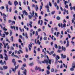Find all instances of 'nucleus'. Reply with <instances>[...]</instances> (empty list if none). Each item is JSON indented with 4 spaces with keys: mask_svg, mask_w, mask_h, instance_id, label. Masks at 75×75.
Returning a JSON list of instances; mask_svg holds the SVG:
<instances>
[{
    "mask_svg": "<svg viewBox=\"0 0 75 75\" xmlns=\"http://www.w3.org/2000/svg\"><path fill=\"white\" fill-rule=\"evenodd\" d=\"M54 6L55 7H57V2H55L54 3Z\"/></svg>",
    "mask_w": 75,
    "mask_h": 75,
    "instance_id": "obj_58",
    "label": "nucleus"
},
{
    "mask_svg": "<svg viewBox=\"0 0 75 75\" xmlns=\"http://www.w3.org/2000/svg\"><path fill=\"white\" fill-rule=\"evenodd\" d=\"M19 48L21 49H21H22V48H21V45H19Z\"/></svg>",
    "mask_w": 75,
    "mask_h": 75,
    "instance_id": "obj_61",
    "label": "nucleus"
},
{
    "mask_svg": "<svg viewBox=\"0 0 75 75\" xmlns=\"http://www.w3.org/2000/svg\"><path fill=\"white\" fill-rule=\"evenodd\" d=\"M61 58H66V55H64L63 54H61Z\"/></svg>",
    "mask_w": 75,
    "mask_h": 75,
    "instance_id": "obj_8",
    "label": "nucleus"
},
{
    "mask_svg": "<svg viewBox=\"0 0 75 75\" xmlns=\"http://www.w3.org/2000/svg\"><path fill=\"white\" fill-rule=\"evenodd\" d=\"M54 29L57 31H58V28H57V27H55V28H54Z\"/></svg>",
    "mask_w": 75,
    "mask_h": 75,
    "instance_id": "obj_38",
    "label": "nucleus"
},
{
    "mask_svg": "<svg viewBox=\"0 0 75 75\" xmlns=\"http://www.w3.org/2000/svg\"><path fill=\"white\" fill-rule=\"evenodd\" d=\"M6 41L7 42H8L9 43H10V41H9V40H8V39L6 38Z\"/></svg>",
    "mask_w": 75,
    "mask_h": 75,
    "instance_id": "obj_44",
    "label": "nucleus"
},
{
    "mask_svg": "<svg viewBox=\"0 0 75 75\" xmlns=\"http://www.w3.org/2000/svg\"><path fill=\"white\" fill-rule=\"evenodd\" d=\"M0 64H1V65H3L4 64V63L3 62L2 60H1L0 61Z\"/></svg>",
    "mask_w": 75,
    "mask_h": 75,
    "instance_id": "obj_18",
    "label": "nucleus"
},
{
    "mask_svg": "<svg viewBox=\"0 0 75 75\" xmlns=\"http://www.w3.org/2000/svg\"><path fill=\"white\" fill-rule=\"evenodd\" d=\"M56 18L57 20H59L61 19V18L58 16Z\"/></svg>",
    "mask_w": 75,
    "mask_h": 75,
    "instance_id": "obj_21",
    "label": "nucleus"
},
{
    "mask_svg": "<svg viewBox=\"0 0 75 75\" xmlns=\"http://www.w3.org/2000/svg\"><path fill=\"white\" fill-rule=\"evenodd\" d=\"M10 36H11V35L13 34V33L11 32V30H10Z\"/></svg>",
    "mask_w": 75,
    "mask_h": 75,
    "instance_id": "obj_30",
    "label": "nucleus"
},
{
    "mask_svg": "<svg viewBox=\"0 0 75 75\" xmlns=\"http://www.w3.org/2000/svg\"><path fill=\"white\" fill-rule=\"evenodd\" d=\"M70 70L71 71H74V68H73V67L71 68L70 69Z\"/></svg>",
    "mask_w": 75,
    "mask_h": 75,
    "instance_id": "obj_27",
    "label": "nucleus"
},
{
    "mask_svg": "<svg viewBox=\"0 0 75 75\" xmlns=\"http://www.w3.org/2000/svg\"><path fill=\"white\" fill-rule=\"evenodd\" d=\"M47 59H45L44 60V61H42V64H45V63H46V64H49L51 65V59H50L49 60V58H48V56L47 55Z\"/></svg>",
    "mask_w": 75,
    "mask_h": 75,
    "instance_id": "obj_1",
    "label": "nucleus"
},
{
    "mask_svg": "<svg viewBox=\"0 0 75 75\" xmlns=\"http://www.w3.org/2000/svg\"><path fill=\"white\" fill-rule=\"evenodd\" d=\"M33 17H34V15H28V18L29 19H31V18H32Z\"/></svg>",
    "mask_w": 75,
    "mask_h": 75,
    "instance_id": "obj_9",
    "label": "nucleus"
},
{
    "mask_svg": "<svg viewBox=\"0 0 75 75\" xmlns=\"http://www.w3.org/2000/svg\"><path fill=\"white\" fill-rule=\"evenodd\" d=\"M54 47L56 48H58V46H57V45L55 44L54 45Z\"/></svg>",
    "mask_w": 75,
    "mask_h": 75,
    "instance_id": "obj_49",
    "label": "nucleus"
},
{
    "mask_svg": "<svg viewBox=\"0 0 75 75\" xmlns=\"http://www.w3.org/2000/svg\"><path fill=\"white\" fill-rule=\"evenodd\" d=\"M54 69L53 68L51 70V72H54Z\"/></svg>",
    "mask_w": 75,
    "mask_h": 75,
    "instance_id": "obj_47",
    "label": "nucleus"
},
{
    "mask_svg": "<svg viewBox=\"0 0 75 75\" xmlns=\"http://www.w3.org/2000/svg\"><path fill=\"white\" fill-rule=\"evenodd\" d=\"M35 16H34V17H35V20H36L37 19V18L38 17V15H37V13H35Z\"/></svg>",
    "mask_w": 75,
    "mask_h": 75,
    "instance_id": "obj_7",
    "label": "nucleus"
},
{
    "mask_svg": "<svg viewBox=\"0 0 75 75\" xmlns=\"http://www.w3.org/2000/svg\"><path fill=\"white\" fill-rule=\"evenodd\" d=\"M35 70H38V69H39V71H41V68L40 67L38 68L37 67H36L35 68Z\"/></svg>",
    "mask_w": 75,
    "mask_h": 75,
    "instance_id": "obj_12",
    "label": "nucleus"
},
{
    "mask_svg": "<svg viewBox=\"0 0 75 75\" xmlns=\"http://www.w3.org/2000/svg\"><path fill=\"white\" fill-rule=\"evenodd\" d=\"M23 66L21 68V69H22V70H23V69L24 70V71L23 72V73L25 75H27V70L26 69H24L25 67H26V64L25 63L24 64H23Z\"/></svg>",
    "mask_w": 75,
    "mask_h": 75,
    "instance_id": "obj_2",
    "label": "nucleus"
},
{
    "mask_svg": "<svg viewBox=\"0 0 75 75\" xmlns=\"http://www.w3.org/2000/svg\"><path fill=\"white\" fill-rule=\"evenodd\" d=\"M4 6H1L0 7L1 10H3V9H4Z\"/></svg>",
    "mask_w": 75,
    "mask_h": 75,
    "instance_id": "obj_42",
    "label": "nucleus"
},
{
    "mask_svg": "<svg viewBox=\"0 0 75 75\" xmlns=\"http://www.w3.org/2000/svg\"><path fill=\"white\" fill-rule=\"evenodd\" d=\"M3 36L2 37V38H5L6 37V36H5V34H3Z\"/></svg>",
    "mask_w": 75,
    "mask_h": 75,
    "instance_id": "obj_48",
    "label": "nucleus"
},
{
    "mask_svg": "<svg viewBox=\"0 0 75 75\" xmlns=\"http://www.w3.org/2000/svg\"><path fill=\"white\" fill-rule=\"evenodd\" d=\"M38 35V31H36L35 33V35L37 36V35Z\"/></svg>",
    "mask_w": 75,
    "mask_h": 75,
    "instance_id": "obj_41",
    "label": "nucleus"
},
{
    "mask_svg": "<svg viewBox=\"0 0 75 75\" xmlns=\"http://www.w3.org/2000/svg\"><path fill=\"white\" fill-rule=\"evenodd\" d=\"M13 57H16V58H18L19 59V58L18 56L17 55H14L13 56Z\"/></svg>",
    "mask_w": 75,
    "mask_h": 75,
    "instance_id": "obj_34",
    "label": "nucleus"
},
{
    "mask_svg": "<svg viewBox=\"0 0 75 75\" xmlns=\"http://www.w3.org/2000/svg\"><path fill=\"white\" fill-rule=\"evenodd\" d=\"M29 64V65H30V66H32V65H34V64H33V63H31Z\"/></svg>",
    "mask_w": 75,
    "mask_h": 75,
    "instance_id": "obj_33",
    "label": "nucleus"
},
{
    "mask_svg": "<svg viewBox=\"0 0 75 75\" xmlns=\"http://www.w3.org/2000/svg\"><path fill=\"white\" fill-rule=\"evenodd\" d=\"M72 68H75V64L73 63L72 64Z\"/></svg>",
    "mask_w": 75,
    "mask_h": 75,
    "instance_id": "obj_25",
    "label": "nucleus"
},
{
    "mask_svg": "<svg viewBox=\"0 0 75 75\" xmlns=\"http://www.w3.org/2000/svg\"><path fill=\"white\" fill-rule=\"evenodd\" d=\"M12 62L14 63V66H16V62H15V59H13L12 60Z\"/></svg>",
    "mask_w": 75,
    "mask_h": 75,
    "instance_id": "obj_13",
    "label": "nucleus"
},
{
    "mask_svg": "<svg viewBox=\"0 0 75 75\" xmlns=\"http://www.w3.org/2000/svg\"><path fill=\"white\" fill-rule=\"evenodd\" d=\"M49 4L50 7H51V6H52V5L51 4V2H49Z\"/></svg>",
    "mask_w": 75,
    "mask_h": 75,
    "instance_id": "obj_52",
    "label": "nucleus"
},
{
    "mask_svg": "<svg viewBox=\"0 0 75 75\" xmlns=\"http://www.w3.org/2000/svg\"><path fill=\"white\" fill-rule=\"evenodd\" d=\"M45 7L46 8H49V6H48V4H47V5L45 6Z\"/></svg>",
    "mask_w": 75,
    "mask_h": 75,
    "instance_id": "obj_26",
    "label": "nucleus"
},
{
    "mask_svg": "<svg viewBox=\"0 0 75 75\" xmlns=\"http://www.w3.org/2000/svg\"><path fill=\"white\" fill-rule=\"evenodd\" d=\"M42 6L41 5L40 6V11H41V9H42Z\"/></svg>",
    "mask_w": 75,
    "mask_h": 75,
    "instance_id": "obj_46",
    "label": "nucleus"
},
{
    "mask_svg": "<svg viewBox=\"0 0 75 75\" xmlns=\"http://www.w3.org/2000/svg\"><path fill=\"white\" fill-rule=\"evenodd\" d=\"M24 13H25V14L26 16H28V13H27L26 11L25 10L24 11Z\"/></svg>",
    "mask_w": 75,
    "mask_h": 75,
    "instance_id": "obj_20",
    "label": "nucleus"
},
{
    "mask_svg": "<svg viewBox=\"0 0 75 75\" xmlns=\"http://www.w3.org/2000/svg\"><path fill=\"white\" fill-rule=\"evenodd\" d=\"M14 41V38H13V37H11V42H13Z\"/></svg>",
    "mask_w": 75,
    "mask_h": 75,
    "instance_id": "obj_23",
    "label": "nucleus"
},
{
    "mask_svg": "<svg viewBox=\"0 0 75 75\" xmlns=\"http://www.w3.org/2000/svg\"><path fill=\"white\" fill-rule=\"evenodd\" d=\"M11 22H12V21L11 20H9L8 21V22L9 23H11Z\"/></svg>",
    "mask_w": 75,
    "mask_h": 75,
    "instance_id": "obj_53",
    "label": "nucleus"
},
{
    "mask_svg": "<svg viewBox=\"0 0 75 75\" xmlns=\"http://www.w3.org/2000/svg\"><path fill=\"white\" fill-rule=\"evenodd\" d=\"M57 58L58 59H59L60 58H59V56H57Z\"/></svg>",
    "mask_w": 75,
    "mask_h": 75,
    "instance_id": "obj_63",
    "label": "nucleus"
},
{
    "mask_svg": "<svg viewBox=\"0 0 75 75\" xmlns=\"http://www.w3.org/2000/svg\"><path fill=\"white\" fill-rule=\"evenodd\" d=\"M28 10L29 11H31V10L30 9V6H28Z\"/></svg>",
    "mask_w": 75,
    "mask_h": 75,
    "instance_id": "obj_51",
    "label": "nucleus"
},
{
    "mask_svg": "<svg viewBox=\"0 0 75 75\" xmlns=\"http://www.w3.org/2000/svg\"><path fill=\"white\" fill-rule=\"evenodd\" d=\"M71 42L72 43V44H73V45H74V42L73 41V40H72L71 41Z\"/></svg>",
    "mask_w": 75,
    "mask_h": 75,
    "instance_id": "obj_54",
    "label": "nucleus"
},
{
    "mask_svg": "<svg viewBox=\"0 0 75 75\" xmlns=\"http://www.w3.org/2000/svg\"><path fill=\"white\" fill-rule=\"evenodd\" d=\"M19 29L20 31L21 32H23V30H22V29H21V28L20 27H19Z\"/></svg>",
    "mask_w": 75,
    "mask_h": 75,
    "instance_id": "obj_55",
    "label": "nucleus"
},
{
    "mask_svg": "<svg viewBox=\"0 0 75 75\" xmlns=\"http://www.w3.org/2000/svg\"><path fill=\"white\" fill-rule=\"evenodd\" d=\"M3 16H5L3 17L4 23H6V17H7V16H6V15L5 14V13H3Z\"/></svg>",
    "mask_w": 75,
    "mask_h": 75,
    "instance_id": "obj_3",
    "label": "nucleus"
},
{
    "mask_svg": "<svg viewBox=\"0 0 75 75\" xmlns=\"http://www.w3.org/2000/svg\"><path fill=\"white\" fill-rule=\"evenodd\" d=\"M68 1H64V4L65 5H66V4H68Z\"/></svg>",
    "mask_w": 75,
    "mask_h": 75,
    "instance_id": "obj_45",
    "label": "nucleus"
},
{
    "mask_svg": "<svg viewBox=\"0 0 75 75\" xmlns=\"http://www.w3.org/2000/svg\"><path fill=\"white\" fill-rule=\"evenodd\" d=\"M30 14H31V16H32V15L34 16V11H33L32 14L31 12L30 13Z\"/></svg>",
    "mask_w": 75,
    "mask_h": 75,
    "instance_id": "obj_24",
    "label": "nucleus"
},
{
    "mask_svg": "<svg viewBox=\"0 0 75 75\" xmlns=\"http://www.w3.org/2000/svg\"><path fill=\"white\" fill-rule=\"evenodd\" d=\"M47 75H49L50 74V71L48 70L47 71Z\"/></svg>",
    "mask_w": 75,
    "mask_h": 75,
    "instance_id": "obj_29",
    "label": "nucleus"
},
{
    "mask_svg": "<svg viewBox=\"0 0 75 75\" xmlns=\"http://www.w3.org/2000/svg\"><path fill=\"white\" fill-rule=\"evenodd\" d=\"M3 68H4V69H7V66H6L5 67V66H4L3 67Z\"/></svg>",
    "mask_w": 75,
    "mask_h": 75,
    "instance_id": "obj_19",
    "label": "nucleus"
},
{
    "mask_svg": "<svg viewBox=\"0 0 75 75\" xmlns=\"http://www.w3.org/2000/svg\"><path fill=\"white\" fill-rule=\"evenodd\" d=\"M40 23H41L40 24ZM43 23V21H42V20H41H41H40L38 21V24L39 25L40 24V25H42Z\"/></svg>",
    "mask_w": 75,
    "mask_h": 75,
    "instance_id": "obj_4",
    "label": "nucleus"
},
{
    "mask_svg": "<svg viewBox=\"0 0 75 75\" xmlns=\"http://www.w3.org/2000/svg\"><path fill=\"white\" fill-rule=\"evenodd\" d=\"M0 56V58H2V59H3V58H4V57H3V55H2V54H1Z\"/></svg>",
    "mask_w": 75,
    "mask_h": 75,
    "instance_id": "obj_43",
    "label": "nucleus"
},
{
    "mask_svg": "<svg viewBox=\"0 0 75 75\" xmlns=\"http://www.w3.org/2000/svg\"><path fill=\"white\" fill-rule=\"evenodd\" d=\"M1 46H3V45H2V44L1 43H0V49H1V48L2 47H1Z\"/></svg>",
    "mask_w": 75,
    "mask_h": 75,
    "instance_id": "obj_36",
    "label": "nucleus"
},
{
    "mask_svg": "<svg viewBox=\"0 0 75 75\" xmlns=\"http://www.w3.org/2000/svg\"><path fill=\"white\" fill-rule=\"evenodd\" d=\"M54 52L53 51H52L50 52V55H52V54H54Z\"/></svg>",
    "mask_w": 75,
    "mask_h": 75,
    "instance_id": "obj_35",
    "label": "nucleus"
},
{
    "mask_svg": "<svg viewBox=\"0 0 75 75\" xmlns=\"http://www.w3.org/2000/svg\"><path fill=\"white\" fill-rule=\"evenodd\" d=\"M8 4H9V5H11V6L13 4L12 2H10V1H9L8 2Z\"/></svg>",
    "mask_w": 75,
    "mask_h": 75,
    "instance_id": "obj_22",
    "label": "nucleus"
},
{
    "mask_svg": "<svg viewBox=\"0 0 75 75\" xmlns=\"http://www.w3.org/2000/svg\"><path fill=\"white\" fill-rule=\"evenodd\" d=\"M36 7H35V10L36 11H38V6L37 5H36Z\"/></svg>",
    "mask_w": 75,
    "mask_h": 75,
    "instance_id": "obj_16",
    "label": "nucleus"
},
{
    "mask_svg": "<svg viewBox=\"0 0 75 75\" xmlns=\"http://www.w3.org/2000/svg\"><path fill=\"white\" fill-rule=\"evenodd\" d=\"M58 48L59 50H60L61 49V46H59V45L58 46Z\"/></svg>",
    "mask_w": 75,
    "mask_h": 75,
    "instance_id": "obj_59",
    "label": "nucleus"
},
{
    "mask_svg": "<svg viewBox=\"0 0 75 75\" xmlns=\"http://www.w3.org/2000/svg\"><path fill=\"white\" fill-rule=\"evenodd\" d=\"M5 57H4V58L5 59V61H7V60H8V56L7 55V54L5 53Z\"/></svg>",
    "mask_w": 75,
    "mask_h": 75,
    "instance_id": "obj_5",
    "label": "nucleus"
},
{
    "mask_svg": "<svg viewBox=\"0 0 75 75\" xmlns=\"http://www.w3.org/2000/svg\"><path fill=\"white\" fill-rule=\"evenodd\" d=\"M51 30L52 31V33L54 32V28H52L51 29Z\"/></svg>",
    "mask_w": 75,
    "mask_h": 75,
    "instance_id": "obj_40",
    "label": "nucleus"
},
{
    "mask_svg": "<svg viewBox=\"0 0 75 75\" xmlns=\"http://www.w3.org/2000/svg\"><path fill=\"white\" fill-rule=\"evenodd\" d=\"M14 4L15 6H16L17 4H18V2H17V1H15L14 2Z\"/></svg>",
    "mask_w": 75,
    "mask_h": 75,
    "instance_id": "obj_14",
    "label": "nucleus"
},
{
    "mask_svg": "<svg viewBox=\"0 0 75 75\" xmlns=\"http://www.w3.org/2000/svg\"><path fill=\"white\" fill-rule=\"evenodd\" d=\"M62 52V51L59 50L58 51H57V52L59 53L61 52Z\"/></svg>",
    "mask_w": 75,
    "mask_h": 75,
    "instance_id": "obj_64",
    "label": "nucleus"
},
{
    "mask_svg": "<svg viewBox=\"0 0 75 75\" xmlns=\"http://www.w3.org/2000/svg\"><path fill=\"white\" fill-rule=\"evenodd\" d=\"M55 11H54L51 13V14L52 15H54V14H55Z\"/></svg>",
    "mask_w": 75,
    "mask_h": 75,
    "instance_id": "obj_31",
    "label": "nucleus"
},
{
    "mask_svg": "<svg viewBox=\"0 0 75 75\" xmlns=\"http://www.w3.org/2000/svg\"><path fill=\"white\" fill-rule=\"evenodd\" d=\"M37 43L39 44V45H40V44H41V42H40V41L39 40H38Z\"/></svg>",
    "mask_w": 75,
    "mask_h": 75,
    "instance_id": "obj_32",
    "label": "nucleus"
},
{
    "mask_svg": "<svg viewBox=\"0 0 75 75\" xmlns=\"http://www.w3.org/2000/svg\"><path fill=\"white\" fill-rule=\"evenodd\" d=\"M25 36L26 37V38H28V36H27V34H25Z\"/></svg>",
    "mask_w": 75,
    "mask_h": 75,
    "instance_id": "obj_60",
    "label": "nucleus"
},
{
    "mask_svg": "<svg viewBox=\"0 0 75 75\" xmlns=\"http://www.w3.org/2000/svg\"><path fill=\"white\" fill-rule=\"evenodd\" d=\"M20 52H21V53L22 54H23V51H22V50H19V51H18V54H20Z\"/></svg>",
    "mask_w": 75,
    "mask_h": 75,
    "instance_id": "obj_10",
    "label": "nucleus"
},
{
    "mask_svg": "<svg viewBox=\"0 0 75 75\" xmlns=\"http://www.w3.org/2000/svg\"><path fill=\"white\" fill-rule=\"evenodd\" d=\"M4 34H6V35H8V34H9V33L8 32H4Z\"/></svg>",
    "mask_w": 75,
    "mask_h": 75,
    "instance_id": "obj_28",
    "label": "nucleus"
},
{
    "mask_svg": "<svg viewBox=\"0 0 75 75\" xmlns=\"http://www.w3.org/2000/svg\"><path fill=\"white\" fill-rule=\"evenodd\" d=\"M63 26L64 28H65V27H66V24L64 23V24H63Z\"/></svg>",
    "mask_w": 75,
    "mask_h": 75,
    "instance_id": "obj_56",
    "label": "nucleus"
},
{
    "mask_svg": "<svg viewBox=\"0 0 75 75\" xmlns=\"http://www.w3.org/2000/svg\"><path fill=\"white\" fill-rule=\"evenodd\" d=\"M61 1V0H60ZM57 3H58V4H59V0H57Z\"/></svg>",
    "mask_w": 75,
    "mask_h": 75,
    "instance_id": "obj_57",
    "label": "nucleus"
},
{
    "mask_svg": "<svg viewBox=\"0 0 75 75\" xmlns=\"http://www.w3.org/2000/svg\"><path fill=\"white\" fill-rule=\"evenodd\" d=\"M47 69L49 70L50 69V65H48V67H47Z\"/></svg>",
    "mask_w": 75,
    "mask_h": 75,
    "instance_id": "obj_37",
    "label": "nucleus"
},
{
    "mask_svg": "<svg viewBox=\"0 0 75 75\" xmlns=\"http://www.w3.org/2000/svg\"><path fill=\"white\" fill-rule=\"evenodd\" d=\"M6 28L5 27H4L3 28V30H4L5 31H7V29L6 28Z\"/></svg>",
    "mask_w": 75,
    "mask_h": 75,
    "instance_id": "obj_50",
    "label": "nucleus"
},
{
    "mask_svg": "<svg viewBox=\"0 0 75 75\" xmlns=\"http://www.w3.org/2000/svg\"><path fill=\"white\" fill-rule=\"evenodd\" d=\"M62 48L63 51H66V48H65V47H64L63 46H62Z\"/></svg>",
    "mask_w": 75,
    "mask_h": 75,
    "instance_id": "obj_11",
    "label": "nucleus"
},
{
    "mask_svg": "<svg viewBox=\"0 0 75 75\" xmlns=\"http://www.w3.org/2000/svg\"><path fill=\"white\" fill-rule=\"evenodd\" d=\"M28 55L26 54L25 56V57L26 58H28Z\"/></svg>",
    "mask_w": 75,
    "mask_h": 75,
    "instance_id": "obj_62",
    "label": "nucleus"
},
{
    "mask_svg": "<svg viewBox=\"0 0 75 75\" xmlns=\"http://www.w3.org/2000/svg\"><path fill=\"white\" fill-rule=\"evenodd\" d=\"M43 40H47V38L46 37H44Z\"/></svg>",
    "mask_w": 75,
    "mask_h": 75,
    "instance_id": "obj_39",
    "label": "nucleus"
},
{
    "mask_svg": "<svg viewBox=\"0 0 75 75\" xmlns=\"http://www.w3.org/2000/svg\"><path fill=\"white\" fill-rule=\"evenodd\" d=\"M28 48H32V44H31V43H30V44L28 45Z\"/></svg>",
    "mask_w": 75,
    "mask_h": 75,
    "instance_id": "obj_17",
    "label": "nucleus"
},
{
    "mask_svg": "<svg viewBox=\"0 0 75 75\" xmlns=\"http://www.w3.org/2000/svg\"><path fill=\"white\" fill-rule=\"evenodd\" d=\"M33 30L31 29L30 30V37H31L32 36V33H33Z\"/></svg>",
    "mask_w": 75,
    "mask_h": 75,
    "instance_id": "obj_15",
    "label": "nucleus"
},
{
    "mask_svg": "<svg viewBox=\"0 0 75 75\" xmlns=\"http://www.w3.org/2000/svg\"><path fill=\"white\" fill-rule=\"evenodd\" d=\"M18 68V66H15V69H13V68H12V71H13V72H14L15 70H16V69H17Z\"/></svg>",
    "mask_w": 75,
    "mask_h": 75,
    "instance_id": "obj_6",
    "label": "nucleus"
}]
</instances>
